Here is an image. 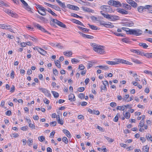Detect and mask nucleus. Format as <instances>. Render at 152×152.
<instances>
[{
    "instance_id": "11",
    "label": "nucleus",
    "mask_w": 152,
    "mask_h": 152,
    "mask_svg": "<svg viewBox=\"0 0 152 152\" xmlns=\"http://www.w3.org/2000/svg\"><path fill=\"white\" fill-rule=\"evenodd\" d=\"M4 11L6 13H8L9 15H11L12 17H15V15H16V13H13L11 10L7 9H4Z\"/></svg>"
},
{
    "instance_id": "44",
    "label": "nucleus",
    "mask_w": 152,
    "mask_h": 152,
    "mask_svg": "<svg viewBox=\"0 0 152 152\" xmlns=\"http://www.w3.org/2000/svg\"><path fill=\"white\" fill-rule=\"evenodd\" d=\"M144 126V121L143 120H141L138 126L141 128L143 127Z\"/></svg>"
},
{
    "instance_id": "21",
    "label": "nucleus",
    "mask_w": 152,
    "mask_h": 152,
    "mask_svg": "<svg viewBox=\"0 0 152 152\" xmlns=\"http://www.w3.org/2000/svg\"><path fill=\"white\" fill-rule=\"evenodd\" d=\"M64 54L67 56H71L72 55V52L71 51H65L63 53Z\"/></svg>"
},
{
    "instance_id": "48",
    "label": "nucleus",
    "mask_w": 152,
    "mask_h": 152,
    "mask_svg": "<svg viewBox=\"0 0 152 152\" xmlns=\"http://www.w3.org/2000/svg\"><path fill=\"white\" fill-rule=\"evenodd\" d=\"M62 140L64 142L65 144H67V143L68 140L67 138L66 137H63L62 138Z\"/></svg>"
},
{
    "instance_id": "57",
    "label": "nucleus",
    "mask_w": 152,
    "mask_h": 152,
    "mask_svg": "<svg viewBox=\"0 0 152 152\" xmlns=\"http://www.w3.org/2000/svg\"><path fill=\"white\" fill-rule=\"evenodd\" d=\"M144 72L148 74L152 75V72L151 71L145 70L144 71Z\"/></svg>"
},
{
    "instance_id": "34",
    "label": "nucleus",
    "mask_w": 152,
    "mask_h": 152,
    "mask_svg": "<svg viewBox=\"0 0 152 152\" xmlns=\"http://www.w3.org/2000/svg\"><path fill=\"white\" fill-rule=\"evenodd\" d=\"M51 92L55 98H57L59 96V94L57 92L55 91H52Z\"/></svg>"
},
{
    "instance_id": "50",
    "label": "nucleus",
    "mask_w": 152,
    "mask_h": 152,
    "mask_svg": "<svg viewBox=\"0 0 152 152\" xmlns=\"http://www.w3.org/2000/svg\"><path fill=\"white\" fill-rule=\"evenodd\" d=\"M53 71L54 74L56 76H57L58 75V72L56 69L54 68L53 69Z\"/></svg>"
},
{
    "instance_id": "26",
    "label": "nucleus",
    "mask_w": 152,
    "mask_h": 152,
    "mask_svg": "<svg viewBox=\"0 0 152 152\" xmlns=\"http://www.w3.org/2000/svg\"><path fill=\"white\" fill-rule=\"evenodd\" d=\"M77 27L84 32H88L89 30V29H88L83 27H80V26H78Z\"/></svg>"
},
{
    "instance_id": "46",
    "label": "nucleus",
    "mask_w": 152,
    "mask_h": 152,
    "mask_svg": "<svg viewBox=\"0 0 152 152\" xmlns=\"http://www.w3.org/2000/svg\"><path fill=\"white\" fill-rule=\"evenodd\" d=\"M117 110H124V107L123 106H118L117 108Z\"/></svg>"
},
{
    "instance_id": "9",
    "label": "nucleus",
    "mask_w": 152,
    "mask_h": 152,
    "mask_svg": "<svg viewBox=\"0 0 152 152\" xmlns=\"http://www.w3.org/2000/svg\"><path fill=\"white\" fill-rule=\"evenodd\" d=\"M67 7L69 9L75 10H78L79 9V8L78 7L70 4H68L67 5Z\"/></svg>"
},
{
    "instance_id": "32",
    "label": "nucleus",
    "mask_w": 152,
    "mask_h": 152,
    "mask_svg": "<svg viewBox=\"0 0 152 152\" xmlns=\"http://www.w3.org/2000/svg\"><path fill=\"white\" fill-rule=\"evenodd\" d=\"M47 11L53 16H57V15L54 12H53L50 8H48V10H47Z\"/></svg>"
},
{
    "instance_id": "40",
    "label": "nucleus",
    "mask_w": 152,
    "mask_h": 152,
    "mask_svg": "<svg viewBox=\"0 0 152 152\" xmlns=\"http://www.w3.org/2000/svg\"><path fill=\"white\" fill-rule=\"evenodd\" d=\"M104 137L109 142H112L114 141L113 139H112L111 138L108 137L107 136H104Z\"/></svg>"
},
{
    "instance_id": "62",
    "label": "nucleus",
    "mask_w": 152,
    "mask_h": 152,
    "mask_svg": "<svg viewBox=\"0 0 152 152\" xmlns=\"http://www.w3.org/2000/svg\"><path fill=\"white\" fill-rule=\"evenodd\" d=\"M144 32L147 33L151 34H152V31L151 30L148 31L147 29H145Z\"/></svg>"
},
{
    "instance_id": "23",
    "label": "nucleus",
    "mask_w": 152,
    "mask_h": 152,
    "mask_svg": "<svg viewBox=\"0 0 152 152\" xmlns=\"http://www.w3.org/2000/svg\"><path fill=\"white\" fill-rule=\"evenodd\" d=\"M64 132L66 134V136L68 137H71V134L70 132L66 129H64L63 130Z\"/></svg>"
},
{
    "instance_id": "29",
    "label": "nucleus",
    "mask_w": 152,
    "mask_h": 152,
    "mask_svg": "<svg viewBox=\"0 0 152 152\" xmlns=\"http://www.w3.org/2000/svg\"><path fill=\"white\" fill-rule=\"evenodd\" d=\"M109 23H105V27L108 28H111L114 26L112 25V23L110 22H109Z\"/></svg>"
},
{
    "instance_id": "17",
    "label": "nucleus",
    "mask_w": 152,
    "mask_h": 152,
    "mask_svg": "<svg viewBox=\"0 0 152 152\" xmlns=\"http://www.w3.org/2000/svg\"><path fill=\"white\" fill-rule=\"evenodd\" d=\"M106 63L109 65H113L118 64V62L117 61H107Z\"/></svg>"
},
{
    "instance_id": "12",
    "label": "nucleus",
    "mask_w": 152,
    "mask_h": 152,
    "mask_svg": "<svg viewBox=\"0 0 152 152\" xmlns=\"http://www.w3.org/2000/svg\"><path fill=\"white\" fill-rule=\"evenodd\" d=\"M35 5L37 9H39V10L43 12L47 11V10L45 8L39 4H35Z\"/></svg>"
},
{
    "instance_id": "35",
    "label": "nucleus",
    "mask_w": 152,
    "mask_h": 152,
    "mask_svg": "<svg viewBox=\"0 0 152 152\" xmlns=\"http://www.w3.org/2000/svg\"><path fill=\"white\" fill-rule=\"evenodd\" d=\"M33 143V140L32 139H31V138L29 139L27 141V144L28 145L30 146H31L32 145Z\"/></svg>"
},
{
    "instance_id": "37",
    "label": "nucleus",
    "mask_w": 152,
    "mask_h": 152,
    "mask_svg": "<svg viewBox=\"0 0 152 152\" xmlns=\"http://www.w3.org/2000/svg\"><path fill=\"white\" fill-rule=\"evenodd\" d=\"M58 26H60L62 27H63V28H66V26L62 22H60V21H59V22L58 24Z\"/></svg>"
},
{
    "instance_id": "27",
    "label": "nucleus",
    "mask_w": 152,
    "mask_h": 152,
    "mask_svg": "<svg viewBox=\"0 0 152 152\" xmlns=\"http://www.w3.org/2000/svg\"><path fill=\"white\" fill-rule=\"evenodd\" d=\"M131 59L132 60V61L133 62H134L136 64H141L142 63V62H140V61H139L137 59H136L131 58Z\"/></svg>"
},
{
    "instance_id": "58",
    "label": "nucleus",
    "mask_w": 152,
    "mask_h": 152,
    "mask_svg": "<svg viewBox=\"0 0 152 152\" xmlns=\"http://www.w3.org/2000/svg\"><path fill=\"white\" fill-rule=\"evenodd\" d=\"M124 61H125V60H124L123 59H118V61L117 62H118V63L124 64Z\"/></svg>"
},
{
    "instance_id": "16",
    "label": "nucleus",
    "mask_w": 152,
    "mask_h": 152,
    "mask_svg": "<svg viewBox=\"0 0 152 152\" xmlns=\"http://www.w3.org/2000/svg\"><path fill=\"white\" fill-rule=\"evenodd\" d=\"M124 26H132L134 25V23L132 21H131L128 22H126L123 24Z\"/></svg>"
},
{
    "instance_id": "53",
    "label": "nucleus",
    "mask_w": 152,
    "mask_h": 152,
    "mask_svg": "<svg viewBox=\"0 0 152 152\" xmlns=\"http://www.w3.org/2000/svg\"><path fill=\"white\" fill-rule=\"evenodd\" d=\"M85 95L83 94H80L78 95V97L80 99H83Z\"/></svg>"
},
{
    "instance_id": "6",
    "label": "nucleus",
    "mask_w": 152,
    "mask_h": 152,
    "mask_svg": "<svg viewBox=\"0 0 152 152\" xmlns=\"http://www.w3.org/2000/svg\"><path fill=\"white\" fill-rule=\"evenodd\" d=\"M24 5V8L28 11L31 12V8L28 5L27 3L24 0H20Z\"/></svg>"
},
{
    "instance_id": "28",
    "label": "nucleus",
    "mask_w": 152,
    "mask_h": 152,
    "mask_svg": "<svg viewBox=\"0 0 152 152\" xmlns=\"http://www.w3.org/2000/svg\"><path fill=\"white\" fill-rule=\"evenodd\" d=\"M9 27H10V26H7V25L0 24V28L2 29H6L7 28Z\"/></svg>"
},
{
    "instance_id": "39",
    "label": "nucleus",
    "mask_w": 152,
    "mask_h": 152,
    "mask_svg": "<svg viewBox=\"0 0 152 152\" xmlns=\"http://www.w3.org/2000/svg\"><path fill=\"white\" fill-rule=\"evenodd\" d=\"M122 41L124 42H125L127 43H129L130 42V41L129 39L127 38H123L122 39Z\"/></svg>"
},
{
    "instance_id": "22",
    "label": "nucleus",
    "mask_w": 152,
    "mask_h": 152,
    "mask_svg": "<svg viewBox=\"0 0 152 152\" xmlns=\"http://www.w3.org/2000/svg\"><path fill=\"white\" fill-rule=\"evenodd\" d=\"M142 150L144 152H148L149 150V147L147 145L145 146L142 148Z\"/></svg>"
},
{
    "instance_id": "56",
    "label": "nucleus",
    "mask_w": 152,
    "mask_h": 152,
    "mask_svg": "<svg viewBox=\"0 0 152 152\" xmlns=\"http://www.w3.org/2000/svg\"><path fill=\"white\" fill-rule=\"evenodd\" d=\"M110 105L112 107H114L117 105V104L115 102H112L110 103Z\"/></svg>"
},
{
    "instance_id": "59",
    "label": "nucleus",
    "mask_w": 152,
    "mask_h": 152,
    "mask_svg": "<svg viewBox=\"0 0 152 152\" xmlns=\"http://www.w3.org/2000/svg\"><path fill=\"white\" fill-rule=\"evenodd\" d=\"M29 126L30 128H31L32 129H35V125L32 124H31V123L29 124Z\"/></svg>"
},
{
    "instance_id": "10",
    "label": "nucleus",
    "mask_w": 152,
    "mask_h": 152,
    "mask_svg": "<svg viewBox=\"0 0 152 152\" xmlns=\"http://www.w3.org/2000/svg\"><path fill=\"white\" fill-rule=\"evenodd\" d=\"M117 11L123 15H126L128 13V12L125 10L120 8L117 9Z\"/></svg>"
},
{
    "instance_id": "30",
    "label": "nucleus",
    "mask_w": 152,
    "mask_h": 152,
    "mask_svg": "<svg viewBox=\"0 0 152 152\" xmlns=\"http://www.w3.org/2000/svg\"><path fill=\"white\" fill-rule=\"evenodd\" d=\"M121 29L126 32V33L127 34H129V33H130V29L128 28H127L126 27H122L121 28Z\"/></svg>"
},
{
    "instance_id": "51",
    "label": "nucleus",
    "mask_w": 152,
    "mask_h": 152,
    "mask_svg": "<svg viewBox=\"0 0 152 152\" xmlns=\"http://www.w3.org/2000/svg\"><path fill=\"white\" fill-rule=\"evenodd\" d=\"M93 114H95L97 115H99L100 114V113L98 110H93Z\"/></svg>"
},
{
    "instance_id": "61",
    "label": "nucleus",
    "mask_w": 152,
    "mask_h": 152,
    "mask_svg": "<svg viewBox=\"0 0 152 152\" xmlns=\"http://www.w3.org/2000/svg\"><path fill=\"white\" fill-rule=\"evenodd\" d=\"M151 53H145L144 56L148 58H151Z\"/></svg>"
},
{
    "instance_id": "45",
    "label": "nucleus",
    "mask_w": 152,
    "mask_h": 152,
    "mask_svg": "<svg viewBox=\"0 0 152 152\" xmlns=\"http://www.w3.org/2000/svg\"><path fill=\"white\" fill-rule=\"evenodd\" d=\"M130 113L126 112L125 115V117L126 119H129L130 117Z\"/></svg>"
},
{
    "instance_id": "36",
    "label": "nucleus",
    "mask_w": 152,
    "mask_h": 152,
    "mask_svg": "<svg viewBox=\"0 0 152 152\" xmlns=\"http://www.w3.org/2000/svg\"><path fill=\"white\" fill-rule=\"evenodd\" d=\"M56 65L58 68L61 67V64L60 61L58 60H57L56 61H55Z\"/></svg>"
},
{
    "instance_id": "64",
    "label": "nucleus",
    "mask_w": 152,
    "mask_h": 152,
    "mask_svg": "<svg viewBox=\"0 0 152 152\" xmlns=\"http://www.w3.org/2000/svg\"><path fill=\"white\" fill-rule=\"evenodd\" d=\"M129 94H126V95L125 96L124 98H123V101H125V100H126L128 98H129Z\"/></svg>"
},
{
    "instance_id": "31",
    "label": "nucleus",
    "mask_w": 152,
    "mask_h": 152,
    "mask_svg": "<svg viewBox=\"0 0 152 152\" xmlns=\"http://www.w3.org/2000/svg\"><path fill=\"white\" fill-rule=\"evenodd\" d=\"M139 45L140 46L144 48H146L148 47V45L145 43H140Z\"/></svg>"
},
{
    "instance_id": "49",
    "label": "nucleus",
    "mask_w": 152,
    "mask_h": 152,
    "mask_svg": "<svg viewBox=\"0 0 152 152\" xmlns=\"http://www.w3.org/2000/svg\"><path fill=\"white\" fill-rule=\"evenodd\" d=\"M71 16H73L74 17H77V18H82V17L79 16L78 15H77V14H75V13H71Z\"/></svg>"
},
{
    "instance_id": "19",
    "label": "nucleus",
    "mask_w": 152,
    "mask_h": 152,
    "mask_svg": "<svg viewBox=\"0 0 152 152\" xmlns=\"http://www.w3.org/2000/svg\"><path fill=\"white\" fill-rule=\"evenodd\" d=\"M113 6L116 7L121 6V4L120 2L114 1L113 2Z\"/></svg>"
},
{
    "instance_id": "1",
    "label": "nucleus",
    "mask_w": 152,
    "mask_h": 152,
    "mask_svg": "<svg viewBox=\"0 0 152 152\" xmlns=\"http://www.w3.org/2000/svg\"><path fill=\"white\" fill-rule=\"evenodd\" d=\"M101 14L104 18L111 21H115L119 19V17L116 15H114L108 14H105L103 13L102 11H100Z\"/></svg>"
},
{
    "instance_id": "2",
    "label": "nucleus",
    "mask_w": 152,
    "mask_h": 152,
    "mask_svg": "<svg viewBox=\"0 0 152 152\" xmlns=\"http://www.w3.org/2000/svg\"><path fill=\"white\" fill-rule=\"evenodd\" d=\"M92 45L93 50L95 51L100 54H103L104 53L103 46H101L99 45H98L95 44H92Z\"/></svg>"
},
{
    "instance_id": "5",
    "label": "nucleus",
    "mask_w": 152,
    "mask_h": 152,
    "mask_svg": "<svg viewBox=\"0 0 152 152\" xmlns=\"http://www.w3.org/2000/svg\"><path fill=\"white\" fill-rule=\"evenodd\" d=\"M100 8L101 9L105 12H108L110 10V7L109 6H102Z\"/></svg>"
},
{
    "instance_id": "33",
    "label": "nucleus",
    "mask_w": 152,
    "mask_h": 152,
    "mask_svg": "<svg viewBox=\"0 0 152 152\" xmlns=\"http://www.w3.org/2000/svg\"><path fill=\"white\" fill-rule=\"evenodd\" d=\"M101 91L102 92V91H104V92L106 91L107 90V89L106 86H101Z\"/></svg>"
},
{
    "instance_id": "20",
    "label": "nucleus",
    "mask_w": 152,
    "mask_h": 152,
    "mask_svg": "<svg viewBox=\"0 0 152 152\" xmlns=\"http://www.w3.org/2000/svg\"><path fill=\"white\" fill-rule=\"evenodd\" d=\"M39 50H38V51L40 54L43 55H45L46 54V51H45L43 49L39 48Z\"/></svg>"
},
{
    "instance_id": "4",
    "label": "nucleus",
    "mask_w": 152,
    "mask_h": 152,
    "mask_svg": "<svg viewBox=\"0 0 152 152\" xmlns=\"http://www.w3.org/2000/svg\"><path fill=\"white\" fill-rule=\"evenodd\" d=\"M44 4L48 6H49L53 8L54 9L58 11H61V10L60 8L58 6H57L56 5H53V4H51L48 3L46 2H44Z\"/></svg>"
},
{
    "instance_id": "8",
    "label": "nucleus",
    "mask_w": 152,
    "mask_h": 152,
    "mask_svg": "<svg viewBox=\"0 0 152 152\" xmlns=\"http://www.w3.org/2000/svg\"><path fill=\"white\" fill-rule=\"evenodd\" d=\"M126 1L134 7H136L137 6V3L132 0H126Z\"/></svg>"
},
{
    "instance_id": "52",
    "label": "nucleus",
    "mask_w": 152,
    "mask_h": 152,
    "mask_svg": "<svg viewBox=\"0 0 152 152\" xmlns=\"http://www.w3.org/2000/svg\"><path fill=\"white\" fill-rule=\"evenodd\" d=\"M43 101L44 102L47 104H49L50 103V101L46 98H44Z\"/></svg>"
},
{
    "instance_id": "43",
    "label": "nucleus",
    "mask_w": 152,
    "mask_h": 152,
    "mask_svg": "<svg viewBox=\"0 0 152 152\" xmlns=\"http://www.w3.org/2000/svg\"><path fill=\"white\" fill-rule=\"evenodd\" d=\"M38 139L41 142H42L45 140V138L44 136H42L39 137Z\"/></svg>"
},
{
    "instance_id": "15",
    "label": "nucleus",
    "mask_w": 152,
    "mask_h": 152,
    "mask_svg": "<svg viewBox=\"0 0 152 152\" xmlns=\"http://www.w3.org/2000/svg\"><path fill=\"white\" fill-rule=\"evenodd\" d=\"M96 67H99L100 69L104 70H107L109 69L108 66H106L104 65H100L98 66H97Z\"/></svg>"
},
{
    "instance_id": "42",
    "label": "nucleus",
    "mask_w": 152,
    "mask_h": 152,
    "mask_svg": "<svg viewBox=\"0 0 152 152\" xmlns=\"http://www.w3.org/2000/svg\"><path fill=\"white\" fill-rule=\"evenodd\" d=\"M144 9V7L142 6L138 7L137 8V10L140 12H142Z\"/></svg>"
},
{
    "instance_id": "13",
    "label": "nucleus",
    "mask_w": 152,
    "mask_h": 152,
    "mask_svg": "<svg viewBox=\"0 0 152 152\" xmlns=\"http://www.w3.org/2000/svg\"><path fill=\"white\" fill-rule=\"evenodd\" d=\"M71 21L74 23L81 25L83 26H85L81 22L78 20L74 19H72L71 20Z\"/></svg>"
},
{
    "instance_id": "38",
    "label": "nucleus",
    "mask_w": 152,
    "mask_h": 152,
    "mask_svg": "<svg viewBox=\"0 0 152 152\" xmlns=\"http://www.w3.org/2000/svg\"><path fill=\"white\" fill-rule=\"evenodd\" d=\"M39 89L45 94H47V93H48V91L45 88H40Z\"/></svg>"
},
{
    "instance_id": "18",
    "label": "nucleus",
    "mask_w": 152,
    "mask_h": 152,
    "mask_svg": "<svg viewBox=\"0 0 152 152\" xmlns=\"http://www.w3.org/2000/svg\"><path fill=\"white\" fill-rule=\"evenodd\" d=\"M57 3L59 4V5L62 7L65 8L66 7L65 4L63 3H62L59 0H56Z\"/></svg>"
},
{
    "instance_id": "47",
    "label": "nucleus",
    "mask_w": 152,
    "mask_h": 152,
    "mask_svg": "<svg viewBox=\"0 0 152 152\" xmlns=\"http://www.w3.org/2000/svg\"><path fill=\"white\" fill-rule=\"evenodd\" d=\"M7 5L4 3L3 1H0V7L5 6L7 7Z\"/></svg>"
},
{
    "instance_id": "55",
    "label": "nucleus",
    "mask_w": 152,
    "mask_h": 152,
    "mask_svg": "<svg viewBox=\"0 0 152 152\" xmlns=\"http://www.w3.org/2000/svg\"><path fill=\"white\" fill-rule=\"evenodd\" d=\"M113 33L115 34V35L117 36H121V37H123L124 36V35L123 34H120V33H118L116 32H113Z\"/></svg>"
},
{
    "instance_id": "25",
    "label": "nucleus",
    "mask_w": 152,
    "mask_h": 152,
    "mask_svg": "<svg viewBox=\"0 0 152 152\" xmlns=\"http://www.w3.org/2000/svg\"><path fill=\"white\" fill-rule=\"evenodd\" d=\"M88 25L89 26V27L91 28L92 30H97L99 29L96 26L91 25L89 24H88Z\"/></svg>"
},
{
    "instance_id": "14",
    "label": "nucleus",
    "mask_w": 152,
    "mask_h": 152,
    "mask_svg": "<svg viewBox=\"0 0 152 152\" xmlns=\"http://www.w3.org/2000/svg\"><path fill=\"white\" fill-rule=\"evenodd\" d=\"M69 99L71 101H74L75 100V98L73 94H70L69 96Z\"/></svg>"
},
{
    "instance_id": "60",
    "label": "nucleus",
    "mask_w": 152,
    "mask_h": 152,
    "mask_svg": "<svg viewBox=\"0 0 152 152\" xmlns=\"http://www.w3.org/2000/svg\"><path fill=\"white\" fill-rule=\"evenodd\" d=\"M85 90V88L84 87H80L78 89V91L80 92H82L83 91Z\"/></svg>"
},
{
    "instance_id": "63",
    "label": "nucleus",
    "mask_w": 152,
    "mask_h": 152,
    "mask_svg": "<svg viewBox=\"0 0 152 152\" xmlns=\"http://www.w3.org/2000/svg\"><path fill=\"white\" fill-rule=\"evenodd\" d=\"M84 66L82 64L79 65V69L81 70H83L84 69Z\"/></svg>"
},
{
    "instance_id": "3",
    "label": "nucleus",
    "mask_w": 152,
    "mask_h": 152,
    "mask_svg": "<svg viewBox=\"0 0 152 152\" xmlns=\"http://www.w3.org/2000/svg\"><path fill=\"white\" fill-rule=\"evenodd\" d=\"M142 33V31L139 29H137L136 30L133 29H131L129 34L130 35H134L136 36H139Z\"/></svg>"
},
{
    "instance_id": "54",
    "label": "nucleus",
    "mask_w": 152,
    "mask_h": 152,
    "mask_svg": "<svg viewBox=\"0 0 152 152\" xmlns=\"http://www.w3.org/2000/svg\"><path fill=\"white\" fill-rule=\"evenodd\" d=\"M104 86H106V85L109 86V84L107 81L105 80L104 81H102Z\"/></svg>"
},
{
    "instance_id": "41",
    "label": "nucleus",
    "mask_w": 152,
    "mask_h": 152,
    "mask_svg": "<svg viewBox=\"0 0 152 152\" xmlns=\"http://www.w3.org/2000/svg\"><path fill=\"white\" fill-rule=\"evenodd\" d=\"M119 115V113H118L115 117L113 121L115 122H117L118 120V116Z\"/></svg>"
},
{
    "instance_id": "24",
    "label": "nucleus",
    "mask_w": 152,
    "mask_h": 152,
    "mask_svg": "<svg viewBox=\"0 0 152 152\" xmlns=\"http://www.w3.org/2000/svg\"><path fill=\"white\" fill-rule=\"evenodd\" d=\"M121 6L125 8H126L128 10H130L131 9L130 6L126 4L122 3L121 4Z\"/></svg>"
},
{
    "instance_id": "7",
    "label": "nucleus",
    "mask_w": 152,
    "mask_h": 152,
    "mask_svg": "<svg viewBox=\"0 0 152 152\" xmlns=\"http://www.w3.org/2000/svg\"><path fill=\"white\" fill-rule=\"evenodd\" d=\"M34 26L35 27H36L39 29L41 30V31L47 32L48 34H50L48 31L46 30L43 27L41 26L39 24H34Z\"/></svg>"
}]
</instances>
